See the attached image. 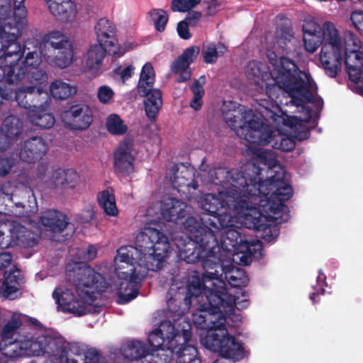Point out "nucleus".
<instances>
[{"label": "nucleus", "mask_w": 363, "mask_h": 363, "mask_svg": "<svg viewBox=\"0 0 363 363\" xmlns=\"http://www.w3.org/2000/svg\"><path fill=\"white\" fill-rule=\"evenodd\" d=\"M40 223L47 230L52 232L64 230L68 224L65 215L56 210H48L40 217Z\"/></svg>", "instance_id": "aec40b11"}, {"label": "nucleus", "mask_w": 363, "mask_h": 363, "mask_svg": "<svg viewBox=\"0 0 363 363\" xmlns=\"http://www.w3.org/2000/svg\"><path fill=\"white\" fill-rule=\"evenodd\" d=\"M205 82V77H201L199 79L195 80L191 86L193 97L191 99L189 106L196 111L201 110L203 104V96L205 94L203 85Z\"/></svg>", "instance_id": "c85d7f7f"}, {"label": "nucleus", "mask_w": 363, "mask_h": 363, "mask_svg": "<svg viewBox=\"0 0 363 363\" xmlns=\"http://www.w3.org/2000/svg\"><path fill=\"white\" fill-rule=\"evenodd\" d=\"M359 77L358 81L355 82L352 80L350 77V80L354 83V90L356 92H358L360 94L363 95V58H362V65L359 69Z\"/></svg>", "instance_id": "49530a36"}, {"label": "nucleus", "mask_w": 363, "mask_h": 363, "mask_svg": "<svg viewBox=\"0 0 363 363\" xmlns=\"http://www.w3.org/2000/svg\"><path fill=\"white\" fill-rule=\"evenodd\" d=\"M3 70H2V68L0 67V72H1Z\"/></svg>", "instance_id": "680f3d73"}, {"label": "nucleus", "mask_w": 363, "mask_h": 363, "mask_svg": "<svg viewBox=\"0 0 363 363\" xmlns=\"http://www.w3.org/2000/svg\"><path fill=\"white\" fill-rule=\"evenodd\" d=\"M225 279L229 284L235 287L245 286L248 279L242 269L233 267L228 272H225Z\"/></svg>", "instance_id": "c9c22d12"}, {"label": "nucleus", "mask_w": 363, "mask_h": 363, "mask_svg": "<svg viewBox=\"0 0 363 363\" xmlns=\"http://www.w3.org/2000/svg\"><path fill=\"white\" fill-rule=\"evenodd\" d=\"M45 41L52 48V50L63 49L71 46L69 37L57 30L49 33L45 37Z\"/></svg>", "instance_id": "72a5a7b5"}, {"label": "nucleus", "mask_w": 363, "mask_h": 363, "mask_svg": "<svg viewBox=\"0 0 363 363\" xmlns=\"http://www.w3.org/2000/svg\"><path fill=\"white\" fill-rule=\"evenodd\" d=\"M65 123L73 129H85L91 122V111L86 106H75L62 116Z\"/></svg>", "instance_id": "4468645a"}, {"label": "nucleus", "mask_w": 363, "mask_h": 363, "mask_svg": "<svg viewBox=\"0 0 363 363\" xmlns=\"http://www.w3.org/2000/svg\"><path fill=\"white\" fill-rule=\"evenodd\" d=\"M21 206L20 204H16V207H21Z\"/></svg>", "instance_id": "bf43d9fd"}, {"label": "nucleus", "mask_w": 363, "mask_h": 363, "mask_svg": "<svg viewBox=\"0 0 363 363\" xmlns=\"http://www.w3.org/2000/svg\"><path fill=\"white\" fill-rule=\"evenodd\" d=\"M81 179L74 169H57L52 172L50 183L55 188L75 189L80 184Z\"/></svg>", "instance_id": "2eb2a0df"}, {"label": "nucleus", "mask_w": 363, "mask_h": 363, "mask_svg": "<svg viewBox=\"0 0 363 363\" xmlns=\"http://www.w3.org/2000/svg\"><path fill=\"white\" fill-rule=\"evenodd\" d=\"M7 213L0 212V247L6 248L12 244L23 247L34 245L31 233L18 223L6 218Z\"/></svg>", "instance_id": "1a4fd4ad"}, {"label": "nucleus", "mask_w": 363, "mask_h": 363, "mask_svg": "<svg viewBox=\"0 0 363 363\" xmlns=\"http://www.w3.org/2000/svg\"><path fill=\"white\" fill-rule=\"evenodd\" d=\"M267 157H263L262 155L257 154V161L260 160L264 163V166L267 167L266 169H262L259 174L263 176L265 174L268 179H261L250 200L251 203L259 202L262 211H257L248 203L241 216V220H243L245 214H248L249 218L254 220L256 223L255 226L245 227L262 231L261 237L270 242L277 238L278 233L275 228L269 226L266 222L268 219L276 221L284 220L285 218H282L284 214L287 218V208L281 201L288 200L292 196L293 191L288 183L284 169L277 164L274 154L267 153Z\"/></svg>", "instance_id": "20e7f679"}, {"label": "nucleus", "mask_w": 363, "mask_h": 363, "mask_svg": "<svg viewBox=\"0 0 363 363\" xmlns=\"http://www.w3.org/2000/svg\"><path fill=\"white\" fill-rule=\"evenodd\" d=\"M138 47V43L133 39H127L121 43H118L116 39L114 40L113 45L108 49V52L117 57H121L126 52L132 51Z\"/></svg>", "instance_id": "f704fd0d"}, {"label": "nucleus", "mask_w": 363, "mask_h": 363, "mask_svg": "<svg viewBox=\"0 0 363 363\" xmlns=\"http://www.w3.org/2000/svg\"><path fill=\"white\" fill-rule=\"evenodd\" d=\"M42 57L52 66L60 68L68 67L72 62L73 52L70 48L42 50Z\"/></svg>", "instance_id": "f3484780"}, {"label": "nucleus", "mask_w": 363, "mask_h": 363, "mask_svg": "<svg viewBox=\"0 0 363 363\" xmlns=\"http://www.w3.org/2000/svg\"><path fill=\"white\" fill-rule=\"evenodd\" d=\"M47 149V145L41 138H34L26 142L20 157L23 160L31 162L44 155Z\"/></svg>", "instance_id": "6ab92c4d"}, {"label": "nucleus", "mask_w": 363, "mask_h": 363, "mask_svg": "<svg viewBox=\"0 0 363 363\" xmlns=\"http://www.w3.org/2000/svg\"><path fill=\"white\" fill-rule=\"evenodd\" d=\"M155 79V73L151 63H145L141 69L138 85V91L140 95H145L150 91Z\"/></svg>", "instance_id": "a878e982"}, {"label": "nucleus", "mask_w": 363, "mask_h": 363, "mask_svg": "<svg viewBox=\"0 0 363 363\" xmlns=\"http://www.w3.org/2000/svg\"><path fill=\"white\" fill-rule=\"evenodd\" d=\"M220 5V2L218 0H211L209 2L208 10L210 13L214 12L218 7Z\"/></svg>", "instance_id": "864d4df0"}, {"label": "nucleus", "mask_w": 363, "mask_h": 363, "mask_svg": "<svg viewBox=\"0 0 363 363\" xmlns=\"http://www.w3.org/2000/svg\"><path fill=\"white\" fill-rule=\"evenodd\" d=\"M23 323H28L33 326L29 330H37L39 328H43L38 321L32 318H29L23 314L13 313L10 320L5 325L2 330V336H12L14 332L21 327Z\"/></svg>", "instance_id": "412c9836"}, {"label": "nucleus", "mask_w": 363, "mask_h": 363, "mask_svg": "<svg viewBox=\"0 0 363 363\" xmlns=\"http://www.w3.org/2000/svg\"><path fill=\"white\" fill-rule=\"evenodd\" d=\"M1 96L4 98V99H9L10 97L8 94H4V93H1Z\"/></svg>", "instance_id": "6e6d98bb"}, {"label": "nucleus", "mask_w": 363, "mask_h": 363, "mask_svg": "<svg viewBox=\"0 0 363 363\" xmlns=\"http://www.w3.org/2000/svg\"><path fill=\"white\" fill-rule=\"evenodd\" d=\"M13 216H18L16 213H13Z\"/></svg>", "instance_id": "052dcab7"}, {"label": "nucleus", "mask_w": 363, "mask_h": 363, "mask_svg": "<svg viewBox=\"0 0 363 363\" xmlns=\"http://www.w3.org/2000/svg\"><path fill=\"white\" fill-rule=\"evenodd\" d=\"M19 273L11 268V272H5L3 281L0 280V294L4 297L13 299L19 289Z\"/></svg>", "instance_id": "4be33fe9"}, {"label": "nucleus", "mask_w": 363, "mask_h": 363, "mask_svg": "<svg viewBox=\"0 0 363 363\" xmlns=\"http://www.w3.org/2000/svg\"><path fill=\"white\" fill-rule=\"evenodd\" d=\"M191 325L184 318H181L175 325H172L169 321L163 322L158 330L152 332L149 335L150 345L155 351H158L157 357L162 359L164 357V362L167 360L169 354L174 352L180 345L189 342L191 337ZM156 363L158 362L155 360Z\"/></svg>", "instance_id": "6e6552de"}, {"label": "nucleus", "mask_w": 363, "mask_h": 363, "mask_svg": "<svg viewBox=\"0 0 363 363\" xmlns=\"http://www.w3.org/2000/svg\"><path fill=\"white\" fill-rule=\"evenodd\" d=\"M350 21L359 32L363 30V11H354L350 15Z\"/></svg>", "instance_id": "c03bdc74"}, {"label": "nucleus", "mask_w": 363, "mask_h": 363, "mask_svg": "<svg viewBox=\"0 0 363 363\" xmlns=\"http://www.w3.org/2000/svg\"><path fill=\"white\" fill-rule=\"evenodd\" d=\"M150 15L155 20V26L157 30L160 32L164 31L169 19L167 11L162 9H155L150 12Z\"/></svg>", "instance_id": "ea45409f"}, {"label": "nucleus", "mask_w": 363, "mask_h": 363, "mask_svg": "<svg viewBox=\"0 0 363 363\" xmlns=\"http://www.w3.org/2000/svg\"><path fill=\"white\" fill-rule=\"evenodd\" d=\"M170 180L175 188H178V191L184 194L186 190L190 189H195L196 184L194 181V169L192 167L180 166L176 170L173 178Z\"/></svg>", "instance_id": "dca6fc26"}, {"label": "nucleus", "mask_w": 363, "mask_h": 363, "mask_svg": "<svg viewBox=\"0 0 363 363\" xmlns=\"http://www.w3.org/2000/svg\"><path fill=\"white\" fill-rule=\"evenodd\" d=\"M11 164L6 159L0 160V176L6 174L11 169Z\"/></svg>", "instance_id": "09e8293b"}, {"label": "nucleus", "mask_w": 363, "mask_h": 363, "mask_svg": "<svg viewBox=\"0 0 363 363\" xmlns=\"http://www.w3.org/2000/svg\"><path fill=\"white\" fill-rule=\"evenodd\" d=\"M96 96L101 104H111L113 102L115 92L109 86L102 85L98 88Z\"/></svg>", "instance_id": "58836bf2"}, {"label": "nucleus", "mask_w": 363, "mask_h": 363, "mask_svg": "<svg viewBox=\"0 0 363 363\" xmlns=\"http://www.w3.org/2000/svg\"><path fill=\"white\" fill-rule=\"evenodd\" d=\"M135 150L132 142L128 140L122 141L114 152V167L122 174H129L133 172Z\"/></svg>", "instance_id": "9b49d317"}, {"label": "nucleus", "mask_w": 363, "mask_h": 363, "mask_svg": "<svg viewBox=\"0 0 363 363\" xmlns=\"http://www.w3.org/2000/svg\"><path fill=\"white\" fill-rule=\"evenodd\" d=\"M77 87L64 81L57 79L50 85V93L53 98L65 99L76 94Z\"/></svg>", "instance_id": "bb28decb"}, {"label": "nucleus", "mask_w": 363, "mask_h": 363, "mask_svg": "<svg viewBox=\"0 0 363 363\" xmlns=\"http://www.w3.org/2000/svg\"><path fill=\"white\" fill-rule=\"evenodd\" d=\"M99 205L102 208L106 215L116 217L119 211L116 203L115 195L111 190H104L98 194Z\"/></svg>", "instance_id": "cd10ccee"}, {"label": "nucleus", "mask_w": 363, "mask_h": 363, "mask_svg": "<svg viewBox=\"0 0 363 363\" xmlns=\"http://www.w3.org/2000/svg\"><path fill=\"white\" fill-rule=\"evenodd\" d=\"M84 213H86L85 217L83 218V222H89L90 221L94 215V208L91 206H87Z\"/></svg>", "instance_id": "603ef678"}, {"label": "nucleus", "mask_w": 363, "mask_h": 363, "mask_svg": "<svg viewBox=\"0 0 363 363\" xmlns=\"http://www.w3.org/2000/svg\"><path fill=\"white\" fill-rule=\"evenodd\" d=\"M28 117L31 123L41 128H50L55 123L54 117L44 110L37 111L35 109H31L29 111Z\"/></svg>", "instance_id": "7c9ffc66"}, {"label": "nucleus", "mask_w": 363, "mask_h": 363, "mask_svg": "<svg viewBox=\"0 0 363 363\" xmlns=\"http://www.w3.org/2000/svg\"><path fill=\"white\" fill-rule=\"evenodd\" d=\"M108 49L101 44L94 43L89 45L82 58L83 71L92 75L101 69Z\"/></svg>", "instance_id": "ddd939ff"}, {"label": "nucleus", "mask_w": 363, "mask_h": 363, "mask_svg": "<svg viewBox=\"0 0 363 363\" xmlns=\"http://www.w3.org/2000/svg\"><path fill=\"white\" fill-rule=\"evenodd\" d=\"M125 352L128 358L133 359L143 357L145 353V349L142 342H135L129 345Z\"/></svg>", "instance_id": "79ce46f5"}, {"label": "nucleus", "mask_w": 363, "mask_h": 363, "mask_svg": "<svg viewBox=\"0 0 363 363\" xmlns=\"http://www.w3.org/2000/svg\"><path fill=\"white\" fill-rule=\"evenodd\" d=\"M40 62L39 54L35 51L28 53L23 61H18L15 65L6 67L4 70V72H6V80L11 83L20 80L21 76L26 73V79L31 85L19 89L15 95V99L18 105L26 109H30L32 107L36 108L38 97L41 95H43L44 98L48 96L45 91L48 76L43 71L37 68Z\"/></svg>", "instance_id": "423d86ee"}, {"label": "nucleus", "mask_w": 363, "mask_h": 363, "mask_svg": "<svg viewBox=\"0 0 363 363\" xmlns=\"http://www.w3.org/2000/svg\"><path fill=\"white\" fill-rule=\"evenodd\" d=\"M11 255L9 253L0 255V269H4L11 265Z\"/></svg>", "instance_id": "de8ad7c7"}, {"label": "nucleus", "mask_w": 363, "mask_h": 363, "mask_svg": "<svg viewBox=\"0 0 363 363\" xmlns=\"http://www.w3.org/2000/svg\"><path fill=\"white\" fill-rule=\"evenodd\" d=\"M190 211V208L185 203L174 199H169L164 203V208L162 210V204L155 203L148 208L146 215L150 218L151 222H160V217L162 216L165 220L172 221L178 224H184L186 231L190 234L189 241L184 245L183 242L177 243V247L182 257L187 262H194L196 260H203L201 257H196V253H202V250H199L200 238L199 234L196 233V228H198V222L193 217H188L186 221H182L186 216V213Z\"/></svg>", "instance_id": "0eeeda50"}, {"label": "nucleus", "mask_w": 363, "mask_h": 363, "mask_svg": "<svg viewBox=\"0 0 363 363\" xmlns=\"http://www.w3.org/2000/svg\"><path fill=\"white\" fill-rule=\"evenodd\" d=\"M303 41L306 50L315 52L321 46L319 58L326 73L335 77L342 65V57L348 76L357 82L362 65L363 50L359 38L350 31L340 35L335 24H323L311 20L303 25Z\"/></svg>", "instance_id": "7ed1b4c3"}, {"label": "nucleus", "mask_w": 363, "mask_h": 363, "mask_svg": "<svg viewBox=\"0 0 363 363\" xmlns=\"http://www.w3.org/2000/svg\"><path fill=\"white\" fill-rule=\"evenodd\" d=\"M94 33L96 38V43L101 44L108 49L114 43L115 26L107 18L99 19L95 26Z\"/></svg>", "instance_id": "a211bd4d"}, {"label": "nucleus", "mask_w": 363, "mask_h": 363, "mask_svg": "<svg viewBox=\"0 0 363 363\" xmlns=\"http://www.w3.org/2000/svg\"><path fill=\"white\" fill-rule=\"evenodd\" d=\"M135 67L133 65H118L113 69V73L125 84L134 74Z\"/></svg>", "instance_id": "a19ab883"}, {"label": "nucleus", "mask_w": 363, "mask_h": 363, "mask_svg": "<svg viewBox=\"0 0 363 363\" xmlns=\"http://www.w3.org/2000/svg\"><path fill=\"white\" fill-rule=\"evenodd\" d=\"M201 0H172L171 9L174 12L186 13L196 7Z\"/></svg>", "instance_id": "4c0bfd02"}, {"label": "nucleus", "mask_w": 363, "mask_h": 363, "mask_svg": "<svg viewBox=\"0 0 363 363\" xmlns=\"http://www.w3.org/2000/svg\"><path fill=\"white\" fill-rule=\"evenodd\" d=\"M169 244L167 237L159 230L145 226L136 236L135 246H122L116 251L113 267L116 277L108 286L104 277L90 267L79 266L75 271L72 264L67 266V277L74 286L78 298L67 285L57 287L52 293L58 307L65 312L82 315L89 312L104 291L115 292L118 303H126L138 295V281L150 267L149 263H157L164 259Z\"/></svg>", "instance_id": "f03ea898"}, {"label": "nucleus", "mask_w": 363, "mask_h": 363, "mask_svg": "<svg viewBox=\"0 0 363 363\" xmlns=\"http://www.w3.org/2000/svg\"><path fill=\"white\" fill-rule=\"evenodd\" d=\"M272 68L269 76L264 79L259 76V69L255 62H250L245 70L246 77L252 89L261 92L263 84L266 93L259 97L258 116L251 110L235 102L223 103L222 113L225 123L244 141L245 145L254 155L253 171L257 176L250 179V183L242 176L238 177L233 184L230 192L219 193L218 197L213 194L206 195L201 201V208L208 213L201 218L202 225L198 223L196 233L199 234V250L196 257L203 259L206 273L201 279L197 272L191 274L186 281L174 284L169 294L178 289L179 293L186 294V304L196 307L197 311L192 314V322L196 328L205 329L199 335L203 346H245L243 342L231 333L227 326V318L233 313L234 306L242 308L247 306L245 300L239 301L232 296L225 288V283L217 273L211 269L208 264L214 259L219 250L217 237L222 235L221 243L224 250L233 252L235 255L242 254L245 258L255 256L254 250L259 249V242L249 244L243 241L237 228L242 226H255L256 222L245 214L241 220L246 206L250 203L251 195L255 192L263 176L259 174L262 169L257 154L267 157L262 148L272 144L274 148L289 151L294 143L288 137L301 139L298 131L305 129L304 123L309 121L311 113L308 107L303 106V116H283L279 99L287 94L291 102L296 106L305 105L315 99L316 86L311 75L298 69L294 62H270Z\"/></svg>", "instance_id": "f257e3e1"}, {"label": "nucleus", "mask_w": 363, "mask_h": 363, "mask_svg": "<svg viewBox=\"0 0 363 363\" xmlns=\"http://www.w3.org/2000/svg\"><path fill=\"white\" fill-rule=\"evenodd\" d=\"M0 350L9 358L40 356L53 357L55 363H96L97 355L86 352L84 346L69 344L57 333L45 328L28 330L16 337H3Z\"/></svg>", "instance_id": "39448f33"}, {"label": "nucleus", "mask_w": 363, "mask_h": 363, "mask_svg": "<svg viewBox=\"0 0 363 363\" xmlns=\"http://www.w3.org/2000/svg\"><path fill=\"white\" fill-rule=\"evenodd\" d=\"M16 32H7L6 28H4L3 32L0 37V44H1V48L6 52L7 56H13L14 53L16 58H18V53L20 51V46L16 43V40L18 35V30L16 29Z\"/></svg>", "instance_id": "b1692460"}, {"label": "nucleus", "mask_w": 363, "mask_h": 363, "mask_svg": "<svg viewBox=\"0 0 363 363\" xmlns=\"http://www.w3.org/2000/svg\"><path fill=\"white\" fill-rule=\"evenodd\" d=\"M144 96H147L144 101L146 115L150 119H154L162 106V94L157 89H150Z\"/></svg>", "instance_id": "393cba45"}, {"label": "nucleus", "mask_w": 363, "mask_h": 363, "mask_svg": "<svg viewBox=\"0 0 363 363\" xmlns=\"http://www.w3.org/2000/svg\"><path fill=\"white\" fill-rule=\"evenodd\" d=\"M97 247L94 245H89L83 250L78 252V259L81 262H69L67 265L72 264L74 269L77 271L79 266L87 267L83 262L93 260L97 256Z\"/></svg>", "instance_id": "e433bc0d"}, {"label": "nucleus", "mask_w": 363, "mask_h": 363, "mask_svg": "<svg viewBox=\"0 0 363 363\" xmlns=\"http://www.w3.org/2000/svg\"><path fill=\"white\" fill-rule=\"evenodd\" d=\"M201 13L198 11H193L189 13L186 19L191 23H195L201 18Z\"/></svg>", "instance_id": "3c124183"}, {"label": "nucleus", "mask_w": 363, "mask_h": 363, "mask_svg": "<svg viewBox=\"0 0 363 363\" xmlns=\"http://www.w3.org/2000/svg\"><path fill=\"white\" fill-rule=\"evenodd\" d=\"M292 38H294L293 34L290 31H288L281 35V36L279 37L277 43H278L279 46L284 47L283 45H285L286 41H291Z\"/></svg>", "instance_id": "8fccbe9b"}, {"label": "nucleus", "mask_w": 363, "mask_h": 363, "mask_svg": "<svg viewBox=\"0 0 363 363\" xmlns=\"http://www.w3.org/2000/svg\"><path fill=\"white\" fill-rule=\"evenodd\" d=\"M184 345L177 351V363H201V360L199 357V352L196 347L193 345Z\"/></svg>", "instance_id": "c756f323"}, {"label": "nucleus", "mask_w": 363, "mask_h": 363, "mask_svg": "<svg viewBox=\"0 0 363 363\" xmlns=\"http://www.w3.org/2000/svg\"><path fill=\"white\" fill-rule=\"evenodd\" d=\"M106 128L111 134L116 135H124L128 130L127 124L116 113H111L106 118Z\"/></svg>", "instance_id": "2f4dec72"}, {"label": "nucleus", "mask_w": 363, "mask_h": 363, "mask_svg": "<svg viewBox=\"0 0 363 363\" xmlns=\"http://www.w3.org/2000/svg\"><path fill=\"white\" fill-rule=\"evenodd\" d=\"M314 296H315V294H311V295L310 296V298H311V299L312 301H313V300H314Z\"/></svg>", "instance_id": "13d9d810"}, {"label": "nucleus", "mask_w": 363, "mask_h": 363, "mask_svg": "<svg viewBox=\"0 0 363 363\" xmlns=\"http://www.w3.org/2000/svg\"><path fill=\"white\" fill-rule=\"evenodd\" d=\"M325 277L320 272H319V275L318 277V282L320 284V286L325 283Z\"/></svg>", "instance_id": "5fc2aeb1"}, {"label": "nucleus", "mask_w": 363, "mask_h": 363, "mask_svg": "<svg viewBox=\"0 0 363 363\" xmlns=\"http://www.w3.org/2000/svg\"><path fill=\"white\" fill-rule=\"evenodd\" d=\"M26 9L23 4H15L13 18L16 22V24H21L23 23L26 17Z\"/></svg>", "instance_id": "37998d69"}, {"label": "nucleus", "mask_w": 363, "mask_h": 363, "mask_svg": "<svg viewBox=\"0 0 363 363\" xmlns=\"http://www.w3.org/2000/svg\"><path fill=\"white\" fill-rule=\"evenodd\" d=\"M177 30L178 35L182 39L187 40L191 36L189 30V25L185 21H182L177 24Z\"/></svg>", "instance_id": "a18cd8bd"}, {"label": "nucleus", "mask_w": 363, "mask_h": 363, "mask_svg": "<svg viewBox=\"0 0 363 363\" xmlns=\"http://www.w3.org/2000/svg\"><path fill=\"white\" fill-rule=\"evenodd\" d=\"M225 50V46L221 43L207 44L203 48V60L206 63H215Z\"/></svg>", "instance_id": "473e14b6"}, {"label": "nucleus", "mask_w": 363, "mask_h": 363, "mask_svg": "<svg viewBox=\"0 0 363 363\" xmlns=\"http://www.w3.org/2000/svg\"><path fill=\"white\" fill-rule=\"evenodd\" d=\"M49 11L59 21L72 23L77 20L78 8L72 0H45Z\"/></svg>", "instance_id": "f8f14e48"}, {"label": "nucleus", "mask_w": 363, "mask_h": 363, "mask_svg": "<svg viewBox=\"0 0 363 363\" xmlns=\"http://www.w3.org/2000/svg\"><path fill=\"white\" fill-rule=\"evenodd\" d=\"M3 1V0H0V3H1V1ZM0 5H1V4H0Z\"/></svg>", "instance_id": "e2e57ef3"}, {"label": "nucleus", "mask_w": 363, "mask_h": 363, "mask_svg": "<svg viewBox=\"0 0 363 363\" xmlns=\"http://www.w3.org/2000/svg\"><path fill=\"white\" fill-rule=\"evenodd\" d=\"M199 52V47L196 45L191 46L186 48L172 63L170 69L172 73L177 75V81L178 82H183L190 79L191 72L189 65L197 58Z\"/></svg>", "instance_id": "9d476101"}, {"label": "nucleus", "mask_w": 363, "mask_h": 363, "mask_svg": "<svg viewBox=\"0 0 363 363\" xmlns=\"http://www.w3.org/2000/svg\"><path fill=\"white\" fill-rule=\"evenodd\" d=\"M14 4H23L24 0H13Z\"/></svg>", "instance_id": "4d7b16f0"}, {"label": "nucleus", "mask_w": 363, "mask_h": 363, "mask_svg": "<svg viewBox=\"0 0 363 363\" xmlns=\"http://www.w3.org/2000/svg\"><path fill=\"white\" fill-rule=\"evenodd\" d=\"M20 129V122L17 118L10 116L5 120L3 129L0 130V150L5 149L9 140L16 136Z\"/></svg>", "instance_id": "5701e85b"}]
</instances>
